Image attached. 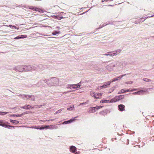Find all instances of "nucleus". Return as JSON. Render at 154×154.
Returning a JSON list of instances; mask_svg holds the SVG:
<instances>
[{
    "mask_svg": "<svg viewBox=\"0 0 154 154\" xmlns=\"http://www.w3.org/2000/svg\"><path fill=\"white\" fill-rule=\"evenodd\" d=\"M59 81L58 79L55 77L52 78L50 79H45L41 81V82H44L46 83L49 87L57 85L59 83Z\"/></svg>",
    "mask_w": 154,
    "mask_h": 154,
    "instance_id": "nucleus-1",
    "label": "nucleus"
},
{
    "mask_svg": "<svg viewBox=\"0 0 154 154\" xmlns=\"http://www.w3.org/2000/svg\"><path fill=\"white\" fill-rule=\"evenodd\" d=\"M5 121H3L2 120H0V126H2L3 127L7 128L8 129H10V127L14 128L16 127L9 125H6V123L8 124H9L10 123H9L8 122H5Z\"/></svg>",
    "mask_w": 154,
    "mask_h": 154,
    "instance_id": "nucleus-2",
    "label": "nucleus"
},
{
    "mask_svg": "<svg viewBox=\"0 0 154 154\" xmlns=\"http://www.w3.org/2000/svg\"><path fill=\"white\" fill-rule=\"evenodd\" d=\"M124 98V95H120L117 96H116L114 98L111 99L110 100V102L111 103L116 102L117 101L120 100L121 99H123Z\"/></svg>",
    "mask_w": 154,
    "mask_h": 154,
    "instance_id": "nucleus-3",
    "label": "nucleus"
},
{
    "mask_svg": "<svg viewBox=\"0 0 154 154\" xmlns=\"http://www.w3.org/2000/svg\"><path fill=\"white\" fill-rule=\"evenodd\" d=\"M37 67V70H42L48 67V65H43L40 64L38 65H36Z\"/></svg>",
    "mask_w": 154,
    "mask_h": 154,
    "instance_id": "nucleus-4",
    "label": "nucleus"
},
{
    "mask_svg": "<svg viewBox=\"0 0 154 154\" xmlns=\"http://www.w3.org/2000/svg\"><path fill=\"white\" fill-rule=\"evenodd\" d=\"M23 65L17 66L14 68L13 69L16 72H21L23 71Z\"/></svg>",
    "mask_w": 154,
    "mask_h": 154,
    "instance_id": "nucleus-5",
    "label": "nucleus"
},
{
    "mask_svg": "<svg viewBox=\"0 0 154 154\" xmlns=\"http://www.w3.org/2000/svg\"><path fill=\"white\" fill-rule=\"evenodd\" d=\"M116 64L112 63L106 66V68L108 70L111 71L113 69L114 67H115Z\"/></svg>",
    "mask_w": 154,
    "mask_h": 154,
    "instance_id": "nucleus-6",
    "label": "nucleus"
},
{
    "mask_svg": "<svg viewBox=\"0 0 154 154\" xmlns=\"http://www.w3.org/2000/svg\"><path fill=\"white\" fill-rule=\"evenodd\" d=\"M44 127L47 128H45V129H47L48 128L51 129H57L58 128V127L55 125H45Z\"/></svg>",
    "mask_w": 154,
    "mask_h": 154,
    "instance_id": "nucleus-7",
    "label": "nucleus"
},
{
    "mask_svg": "<svg viewBox=\"0 0 154 154\" xmlns=\"http://www.w3.org/2000/svg\"><path fill=\"white\" fill-rule=\"evenodd\" d=\"M145 91L143 90H141L137 92L132 93V94L134 95H142L144 94Z\"/></svg>",
    "mask_w": 154,
    "mask_h": 154,
    "instance_id": "nucleus-8",
    "label": "nucleus"
},
{
    "mask_svg": "<svg viewBox=\"0 0 154 154\" xmlns=\"http://www.w3.org/2000/svg\"><path fill=\"white\" fill-rule=\"evenodd\" d=\"M23 71H30V65H23Z\"/></svg>",
    "mask_w": 154,
    "mask_h": 154,
    "instance_id": "nucleus-9",
    "label": "nucleus"
},
{
    "mask_svg": "<svg viewBox=\"0 0 154 154\" xmlns=\"http://www.w3.org/2000/svg\"><path fill=\"white\" fill-rule=\"evenodd\" d=\"M22 108L25 109H32L34 108L33 107H32L29 105H27L23 106L21 107Z\"/></svg>",
    "mask_w": 154,
    "mask_h": 154,
    "instance_id": "nucleus-10",
    "label": "nucleus"
},
{
    "mask_svg": "<svg viewBox=\"0 0 154 154\" xmlns=\"http://www.w3.org/2000/svg\"><path fill=\"white\" fill-rule=\"evenodd\" d=\"M70 151L72 153H74L76 151V148L74 146H71L70 148Z\"/></svg>",
    "mask_w": 154,
    "mask_h": 154,
    "instance_id": "nucleus-11",
    "label": "nucleus"
},
{
    "mask_svg": "<svg viewBox=\"0 0 154 154\" xmlns=\"http://www.w3.org/2000/svg\"><path fill=\"white\" fill-rule=\"evenodd\" d=\"M125 106L123 104H120L118 106V108L119 110L122 111L125 110Z\"/></svg>",
    "mask_w": 154,
    "mask_h": 154,
    "instance_id": "nucleus-12",
    "label": "nucleus"
},
{
    "mask_svg": "<svg viewBox=\"0 0 154 154\" xmlns=\"http://www.w3.org/2000/svg\"><path fill=\"white\" fill-rule=\"evenodd\" d=\"M121 49H118L115 51H113V52L114 53V55H116V56L117 55L119 54L121 52Z\"/></svg>",
    "mask_w": 154,
    "mask_h": 154,
    "instance_id": "nucleus-13",
    "label": "nucleus"
},
{
    "mask_svg": "<svg viewBox=\"0 0 154 154\" xmlns=\"http://www.w3.org/2000/svg\"><path fill=\"white\" fill-rule=\"evenodd\" d=\"M144 18H140L137 20H136L134 22V23L135 24H137V23H142V22H143L145 20H141L143 19Z\"/></svg>",
    "mask_w": 154,
    "mask_h": 154,
    "instance_id": "nucleus-14",
    "label": "nucleus"
},
{
    "mask_svg": "<svg viewBox=\"0 0 154 154\" xmlns=\"http://www.w3.org/2000/svg\"><path fill=\"white\" fill-rule=\"evenodd\" d=\"M30 71L37 70V67L36 65H35L34 66L30 65Z\"/></svg>",
    "mask_w": 154,
    "mask_h": 154,
    "instance_id": "nucleus-15",
    "label": "nucleus"
},
{
    "mask_svg": "<svg viewBox=\"0 0 154 154\" xmlns=\"http://www.w3.org/2000/svg\"><path fill=\"white\" fill-rule=\"evenodd\" d=\"M94 107H90L88 110V112H95Z\"/></svg>",
    "mask_w": 154,
    "mask_h": 154,
    "instance_id": "nucleus-16",
    "label": "nucleus"
},
{
    "mask_svg": "<svg viewBox=\"0 0 154 154\" xmlns=\"http://www.w3.org/2000/svg\"><path fill=\"white\" fill-rule=\"evenodd\" d=\"M67 88H70V89L76 88L75 86L74 85H68V86L67 87Z\"/></svg>",
    "mask_w": 154,
    "mask_h": 154,
    "instance_id": "nucleus-17",
    "label": "nucleus"
},
{
    "mask_svg": "<svg viewBox=\"0 0 154 154\" xmlns=\"http://www.w3.org/2000/svg\"><path fill=\"white\" fill-rule=\"evenodd\" d=\"M102 95V94L101 93H98L96 94L95 95V98H100L101 97Z\"/></svg>",
    "mask_w": 154,
    "mask_h": 154,
    "instance_id": "nucleus-18",
    "label": "nucleus"
},
{
    "mask_svg": "<svg viewBox=\"0 0 154 154\" xmlns=\"http://www.w3.org/2000/svg\"><path fill=\"white\" fill-rule=\"evenodd\" d=\"M100 103H110V100H101L100 102Z\"/></svg>",
    "mask_w": 154,
    "mask_h": 154,
    "instance_id": "nucleus-19",
    "label": "nucleus"
},
{
    "mask_svg": "<svg viewBox=\"0 0 154 154\" xmlns=\"http://www.w3.org/2000/svg\"><path fill=\"white\" fill-rule=\"evenodd\" d=\"M29 98H31V100L32 101L35 100V97L34 95H30L28 96Z\"/></svg>",
    "mask_w": 154,
    "mask_h": 154,
    "instance_id": "nucleus-20",
    "label": "nucleus"
},
{
    "mask_svg": "<svg viewBox=\"0 0 154 154\" xmlns=\"http://www.w3.org/2000/svg\"><path fill=\"white\" fill-rule=\"evenodd\" d=\"M60 32L59 31L55 30L52 32V34L53 35H56L57 34H59Z\"/></svg>",
    "mask_w": 154,
    "mask_h": 154,
    "instance_id": "nucleus-21",
    "label": "nucleus"
},
{
    "mask_svg": "<svg viewBox=\"0 0 154 154\" xmlns=\"http://www.w3.org/2000/svg\"><path fill=\"white\" fill-rule=\"evenodd\" d=\"M10 121L12 123H15L16 124H18L19 123V122L17 120L10 119Z\"/></svg>",
    "mask_w": 154,
    "mask_h": 154,
    "instance_id": "nucleus-22",
    "label": "nucleus"
},
{
    "mask_svg": "<svg viewBox=\"0 0 154 154\" xmlns=\"http://www.w3.org/2000/svg\"><path fill=\"white\" fill-rule=\"evenodd\" d=\"M37 126H33L32 127V128L37 129H39V130H43L45 129V128H47L44 127V126H42V128H37Z\"/></svg>",
    "mask_w": 154,
    "mask_h": 154,
    "instance_id": "nucleus-23",
    "label": "nucleus"
},
{
    "mask_svg": "<svg viewBox=\"0 0 154 154\" xmlns=\"http://www.w3.org/2000/svg\"><path fill=\"white\" fill-rule=\"evenodd\" d=\"M127 64V63L125 61H122L121 62V65L123 66H125Z\"/></svg>",
    "mask_w": 154,
    "mask_h": 154,
    "instance_id": "nucleus-24",
    "label": "nucleus"
},
{
    "mask_svg": "<svg viewBox=\"0 0 154 154\" xmlns=\"http://www.w3.org/2000/svg\"><path fill=\"white\" fill-rule=\"evenodd\" d=\"M125 92H126L125 90H124V89H122L119 91L118 94H119L122 93H123Z\"/></svg>",
    "mask_w": 154,
    "mask_h": 154,
    "instance_id": "nucleus-25",
    "label": "nucleus"
},
{
    "mask_svg": "<svg viewBox=\"0 0 154 154\" xmlns=\"http://www.w3.org/2000/svg\"><path fill=\"white\" fill-rule=\"evenodd\" d=\"M103 106H97L95 107H94L95 110H97L99 109L102 108Z\"/></svg>",
    "mask_w": 154,
    "mask_h": 154,
    "instance_id": "nucleus-26",
    "label": "nucleus"
},
{
    "mask_svg": "<svg viewBox=\"0 0 154 154\" xmlns=\"http://www.w3.org/2000/svg\"><path fill=\"white\" fill-rule=\"evenodd\" d=\"M52 17L55 19H57L58 20H59L60 18V16L58 15H54L52 16Z\"/></svg>",
    "mask_w": 154,
    "mask_h": 154,
    "instance_id": "nucleus-27",
    "label": "nucleus"
},
{
    "mask_svg": "<svg viewBox=\"0 0 154 154\" xmlns=\"http://www.w3.org/2000/svg\"><path fill=\"white\" fill-rule=\"evenodd\" d=\"M116 86H115L114 87L112 88V89H110L108 93H110L112 92L116 88Z\"/></svg>",
    "mask_w": 154,
    "mask_h": 154,
    "instance_id": "nucleus-28",
    "label": "nucleus"
},
{
    "mask_svg": "<svg viewBox=\"0 0 154 154\" xmlns=\"http://www.w3.org/2000/svg\"><path fill=\"white\" fill-rule=\"evenodd\" d=\"M111 81H108L106 82L104 84L106 85V87H107L108 86L110 85V84L111 83Z\"/></svg>",
    "mask_w": 154,
    "mask_h": 154,
    "instance_id": "nucleus-29",
    "label": "nucleus"
},
{
    "mask_svg": "<svg viewBox=\"0 0 154 154\" xmlns=\"http://www.w3.org/2000/svg\"><path fill=\"white\" fill-rule=\"evenodd\" d=\"M111 51L108 52H107L106 53L103 54V55H106V56H110V55H112L111 54Z\"/></svg>",
    "mask_w": 154,
    "mask_h": 154,
    "instance_id": "nucleus-30",
    "label": "nucleus"
},
{
    "mask_svg": "<svg viewBox=\"0 0 154 154\" xmlns=\"http://www.w3.org/2000/svg\"><path fill=\"white\" fill-rule=\"evenodd\" d=\"M143 80L146 82H151V81L150 79H149L147 78H144L143 79Z\"/></svg>",
    "mask_w": 154,
    "mask_h": 154,
    "instance_id": "nucleus-31",
    "label": "nucleus"
},
{
    "mask_svg": "<svg viewBox=\"0 0 154 154\" xmlns=\"http://www.w3.org/2000/svg\"><path fill=\"white\" fill-rule=\"evenodd\" d=\"M54 37H48V38H46L47 39V40L49 41H52V39L54 38Z\"/></svg>",
    "mask_w": 154,
    "mask_h": 154,
    "instance_id": "nucleus-32",
    "label": "nucleus"
},
{
    "mask_svg": "<svg viewBox=\"0 0 154 154\" xmlns=\"http://www.w3.org/2000/svg\"><path fill=\"white\" fill-rule=\"evenodd\" d=\"M74 108V106L72 105V106H71L70 107L68 108H67V109L68 110H72V109Z\"/></svg>",
    "mask_w": 154,
    "mask_h": 154,
    "instance_id": "nucleus-33",
    "label": "nucleus"
},
{
    "mask_svg": "<svg viewBox=\"0 0 154 154\" xmlns=\"http://www.w3.org/2000/svg\"><path fill=\"white\" fill-rule=\"evenodd\" d=\"M32 113V112L31 111H28L24 112L23 113V115H24L27 114L28 113Z\"/></svg>",
    "mask_w": 154,
    "mask_h": 154,
    "instance_id": "nucleus-34",
    "label": "nucleus"
},
{
    "mask_svg": "<svg viewBox=\"0 0 154 154\" xmlns=\"http://www.w3.org/2000/svg\"><path fill=\"white\" fill-rule=\"evenodd\" d=\"M126 75V74L123 75H120V76L117 77V78H118V79L119 80V79H122L123 77L124 76H125Z\"/></svg>",
    "mask_w": 154,
    "mask_h": 154,
    "instance_id": "nucleus-35",
    "label": "nucleus"
},
{
    "mask_svg": "<svg viewBox=\"0 0 154 154\" xmlns=\"http://www.w3.org/2000/svg\"><path fill=\"white\" fill-rule=\"evenodd\" d=\"M75 120V119L74 118L71 119L69 120L68 121H69V124L72 122H73V121H74Z\"/></svg>",
    "mask_w": 154,
    "mask_h": 154,
    "instance_id": "nucleus-36",
    "label": "nucleus"
},
{
    "mask_svg": "<svg viewBox=\"0 0 154 154\" xmlns=\"http://www.w3.org/2000/svg\"><path fill=\"white\" fill-rule=\"evenodd\" d=\"M20 36V38H26L27 37L26 35H21Z\"/></svg>",
    "mask_w": 154,
    "mask_h": 154,
    "instance_id": "nucleus-37",
    "label": "nucleus"
},
{
    "mask_svg": "<svg viewBox=\"0 0 154 154\" xmlns=\"http://www.w3.org/2000/svg\"><path fill=\"white\" fill-rule=\"evenodd\" d=\"M29 95H26V94H23V95H22V96H24V97L26 98L27 99H29V98H28V96H29Z\"/></svg>",
    "mask_w": 154,
    "mask_h": 154,
    "instance_id": "nucleus-38",
    "label": "nucleus"
},
{
    "mask_svg": "<svg viewBox=\"0 0 154 154\" xmlns=\"http://www.w3.org/2000/svg\"><path fill=\"white\" fill-rule=\"evenodd\" d=\"M91 95L92 96L94 97L95 98V95H96V94L95 93L93 92H90V93Z\"/></svg>",
    "mask_w": 154,
    "mask_h": 154,
    "instance_id": "nucleus-39",
    "label": "nucleus"
},
{
    "mask_svg": "<svg viewBox=\"0 0 154 154\" xmlns=\"http://www.w3.org/2000/svg\"><path fill=\"white\" fill-rule=\"evenodd\" d=\"M119 80V79H118V78H115L113 79L111 81V82H114L116 81H117V80Z\"/></svg>",
    "mask_w": 154,
    "mask_h": 154,
    "instance_id": "nucleus-40",
    "label": "nucleus"
},
{
    "mask_svg": "<svg viewBox=\"0 0 154 154\" xmlns=\"http://www.w3.org/2000/svg\"><path fill=\"white\" fill-rule=\"evenodd\" d=\"M75 85V86L76 88L80 87V85L79 84V83L77 84L76 85Z\"/></svg>",
    "mask_w": 154,
    "mask_h": 154,
    "instance_id": "nucleus-41",
    "label": "nucleus"
},
{
    "mask_svg": "<svg viewBox=\"0 0 154 154\" xmlns=\"http://www.w3.org/2000/svg\"><path fill=\"white\" fill-rule=\"evenodd\" d=\"M120 63H120L119 60L117 61L116 62V65H117L119 66H121V65H120Z\"/></svg>",
    "mask_w": 154,
    "mask_h": 154,
    "instance_id": "nucleus-42",
    "label": "nucleus"
},
{
    "mask_svg": "<svg viewBox=\"0 0 154 154\" xmlns=\"http://www.w3.org/2000/svg\"><path fill=\"white\" fill-rule=\"evenodd\" d=\"M62 110L61 109H59L58 110H57V111L54 114H56L57 113H60L61 111Z\"/></svg>",
    "mask_w": 154,
    "mask_h": 154,
    "instance_id": "nucleus-43",
    "label": "nucleus"
},
{
    "mask_svg": "<svg viewBox=\"0 0 154 154\" xmlns=\"http://www.w3.org/2000/svg\"><path fill=\"white\" fill-rule=\"evenodd\" d=\"M8 113V112H1V115H5L6 114H7Z\"/></svg>",
    "mask_w": 154,
    "mask_h": 154,
    "instance_id": "nucleus-44",
    "label": "nucleus"
},
{
    "mask_svg": "<svg viewBox=\"0 0 154 154\" xmlns=\"http://www.w3.org/2000/svg\"><path fill=\"white\" fill-rule=\"evenodd\" d=\"M68 120L65 121L63 123V124H69Z\"/></svg>",
    "mask_w": 154,
    "mask_h": 154,
    "instance_id": "nucleus-45",
    "label": "nucleus"
},
{
    "mask_svg": "<svg viewBox=\"0 0 154 154\" xmlns=\"http://www.w3.org/2000/svg\"><path fill=\"white\" fill-rule=\"evenodd\" d=\"M23 116V113L22 114H18L16 115V117H22Z\"/></svg>",
    "mask_w": 154,
    "mask_h": 154,
    "instance_id": "nucleus-46",
    "label": "nucleus"
},
{
    "mask_svg": "<svg viewBox=\"0 0 154 154\" xmlns=\"http://www.w3.org/2000/svg\"><path fill=\"white\" fill-rule=\"evenodd\" d=\"M107 87L106 85H105V84L104 85L101 86H100V88H105Z\"/></svg>",
    "mask_w": 154,
    "mask_h": 154,
    "instance_id": "nucleus-47",
    "label": "nucleus"
},
{
    "mask_svg": "<svg viewBox=\"0 0 154 154\" xmlns=\"http://www.w3.org/2000/svg\"><path fill=\"white\" fill-rule=\"evenodd\" d=\"M133 82V81H128V82H126L125 83L126 84H130L132 83Z\"/></svg>",
    "mask_w": 154,
    "mask_h": 154,
    "instance_id": "nucleus-48",
    "label": "nucleus"
},
{
    "mask_svg": "<svg viewBox=\"0 0 154 154\" xmlns=\"http://www.w3.org/2000/svg\"><path fill=\"white\" fill-rule=\"evenodd\" d=\"M9 116L10 117H16V114H11Z\"/></svg>",
    "mask_w": 154,
    "mask_h": 154,
    "instance_id": "nucleus-49",
    "label": "nucleus"
},
{
    "mask_svg": "<svg viewBox=\"0 0 154 154\" xmlns=\"http://www.w3.org/2000/svg\"><path fill=\"white\" fill-rule=\"evenodd\" d=\"M88 101H87L85 103H80V105H85L86 103H88Z\"/></svg>",
    "mask_w": 154,
    "mask_h": 154,
    "instance_id": "nucleus-50",
    "label": "nucleus"
},
{
    "mask_svg": "<svg viewBox=\"0 0 154 154\" xmlns=\"http://www.w3.org/2000/svg\"><path fill=\"white\" fill-rule=\"evenodd\" d=\"M114 52H113V51H111V54L112 55H110V56H116V55H114Z\"/></svg>",
    "mask_w": 154,
    "mask_h": 154,
    "instance_id": "nucleus-51",
    "label": "nucleus"
},
{
    "mask_svg": "<svg viewBox=\"0 0 154 154\" xmlns=\"http://www.w3.org/2000/svg\"><path fill=\"white\" fill-rule=\"evenodd\" d=\"M20 35H19L14 38V39H20Z\"/></svg>",
    "mask_w": 154,
    "mask_h": 154,
    "instance_id": "nucleus-52",
    "label": "nucleus"
},
{
    "mask_svg": "<svg viewBox=\"0 0 154 154\" xmlns=\"http://www.w3.org/2000/svg\"><path fill=\"white\" fill-rule=\"evenodd\" d=\"M112 23H110L106 24H103L102 26H103V27L104 26H106V25H107L109 24H112Z\"/></svg>",
    "mask_w": 154,
    "mask_h": 154,
    "instance_id": "nucleus-53",
    "label": "nucleus"
},
{
    "mask_svg": "<svg viewBox=\"0 0 154 154\" xmlns=\"http://www.w3.org/2000/svg\"><path fill=\"white\" fill-rule=\"evenodd\" d=\"M12 28H14L15 29H19V28H17V27L16 26H13Z\"/></svg>",
    "mask_w": 154,
    "mask_h": 154,
    "instance_id": "nucleus-54",
    "label": "nucleus"
},
{
    "mask_svg": "<svg viewBox=\"0 0 154 154\" xmlns=\"http://www.w3.org/2000/svg\"><path fill=\"white\" fill-rule=\"evenodd\" d=\"M65 18H66L65 17H63V16L60 17V18H59V20H61L62 19Z\"/></svg>",
    "mask_w": 154,
    "mask_h": 154,
    "instance_id": "nucleus-55",
    "label": "nucleus"
},
{
    "mask_svg": "<svg viewBox=\"0 0 154 154\" xmlns=\"http://www.w3.org/2000/svg\"><path fill=\"white\" fill-rule=\"evenodd\" d=\"M71 91H65V92H64L63 93V94H66V93H67L70 92H71Z\"/></svg>",
    "mask_w": 154,
    "mask_h": 154,
    "instance_id": "nucleus-56",
    "label": "nucleus"
},
{
    "mask_svg": "<svg viewBox=\"0 0 154 154\" xmlns=\"http://www.w3.org/2000/svg\"><path fill=\"white\" fill-rule=\"evenodd\" d=\"M31 9L33 10L37 11V10H36L34 7H32V8Z\"/></svg>",
    "mask_w": 154,
    "mask_h": 154,
    "instance_id": "nucleus-57",
    "label": "nucleus"
},
{
    "mask_svg": "<svg viewBox=\"0 0 154 154\" xmlns=\"http://www.w3.org/2000/svg\"><path fill=\"white\" fill-rule=\"evenodd\" d=\"M42 126H44L43 125H42V126H37V128H42Z\"/></svg>",
    "mask_w": 154,
    "mask_h": 154,
    "instance_id": "nucleus-58",
    "label": "nucleus"
},
{
    "mask_svg": "<svg viewBox=\"0 0 154 154\" xmlns=\"http://www.w3.org/2000/svg\"><path fill=\"white\" fill-rule=\"evenodd\" d=\"M154 16V15H152L151 16H149L148 17H153ZM148 18V17H145V18L146 19H147V18Z\"/></svg>",
    "mask_w": 154,
    "mask_h": 154,
    "instance_id": "nucleus-59",
    "label": "nucleus"
},
{
    "mask_svg": "<svg viewBox=\"0 0 154 154\" xmlns=\"http://www.w3.org/2000/svg\"><path fill=\"white\" fill-rule=\"evenodd\" d=\"M126 92H129L130 91V90L129 89H127L126 90H125Z\"/></svg>",
    "mask_w": 154,
    "mask_h": 154,
    "instance_id": "nucleus-60",
    "label": "nucleus"
},
{
    "mask_svg": "<svg viewBox=\"0 0 154 154\" xmlns=\"http://www.w3.org/2000/svg\"><path fill=\"white\" fill-rule=\"evenodd\" d=\"M103 27V26H99V28H98V29H100L101 28Z\"/></svg>",
    "mask_w": 154,
    "mask_h": 154,
    "instance_id": "nucleus-61",
    "label": "nucleus"
},
{
    "mask_svg": "<svg viewBox=\"0 0 154 154\" xmlns=\"http://www.w3.org/2000/svg\"><path fill=\"white\" fill-rule=\"evenodd\" d=\"M55 119H50L49 120H48V121H53Z\"/></svg>",
    "mask_w": 154,
    "mask_h": 154,
    "instance_id": "nucleus-62",
    "label": "nucleus"
},
{
    "mask_svg": "<svg viewBox=\"0 0 154 154\" xmlns=\"http://www.w3.org/2000/svg\"><path fill=\"white\" fill-rule=\"evenodd\" d=\"M12 26H13L12 25H9V27H10V28H12Z\"/></svg>",
    "mask_w": 154,
    "mask_h": 154,
    "instance_id": "nucleus-63",
    "label": "nucleus"
},
{
    "mask_svg": "<svg viewBox=\"0 0 154 154\" xmlns=\"http://www.w3.org/2000/svg\"><path fill=\"white\" fill-rule=\"evenodd\" d=\"M39 108L41 107L42 106V105H39L38 106Z\"/></svg>",
    "mask_w": 154,
    "mask_h": 154,
    "instance_id": "nucleus-64",
    "label": "nucleus"
}]
</instances>
